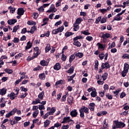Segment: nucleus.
Returning a JSON list of instances; mask_svg holds the SVG:
<instances>
[{"label": "nucleus", "instance_id": "nucleus-49", "mask_svg": "<svg viewBox=\"0 0 129 129\" xmlns=\"http://www.w3.org/2000/svg\"><path fill=\"white\" fill-rule=\"evenodd\" d=\"M28 95V93H23L22 95H21L20 97L21 98H25Z\"/></svg>", "mask_w": 129, "mask_h": 129}, {"label": "nucleus", "instance_id": "nucleus-14", "mask_svg": "<svg viewBox=\"0 0 129 129\" xmlns=\"http://www.w3.org/2000/svg\"><path fill=\"white\" fill-rule=\"evenodd\" d=\"M51 123V121L49 120L48 119H47L44 122V127H47V126H49L50 125V123Z\"/></svg>", "mask_w": 129, "mask_h": 129}, {"label": "nucleus", "instance_id": "nucleus-45", "mask_svg": "<svg viewBox=\"0 0 129 129\" xmlns=\"http://www.w3.org/2000/svg\"><path fill=\"white\" fill-rule=\"evenodd\" d=\"M34 50L35 51H36V53H37L38 54L41 53V50H40V49H39V47H36L35 48H34Z\"/></svg>", "mask_w": 129, "mask_h": 129}, {"label": "nucleus", "instance_id": "nucleus-55", "mask_svg": "<svg viewBox=\"0 0 129 129\" xmlns=\"http://www.w3.org/2000/svg\"><path fill=\"white\" fill-rule=\"evenodd\" d=\"M122 18L120 16H118L114 18V21H121Z\"/></svg>", "mask_w": 129, "mask_h": 129}, {"label": "nucleus", "instance_id": "nucleus-46", "mask_svg": "<svg viewBox=\"0 0 129 129\" xmlns=\"http://www.w3.org/2000/svg\"><path fill=\"white\" fill-rule=\"evenodd\" d=\"M80 39H82V36L81 35L77 36L74 38V41H77V40H79Z\"/></svg>", "mask_w": 129, "mask_h": 129}, {"label": "nucleus", "instance_id": "nucleus-1", "mask_svg": "<svg viewBox=\"0 0 129 129\" xmlns=\"http://www.w3.org/2000/svg\"><path fill=\"white\" fill-rule=\"evenodd\" d=\"M114 124L116 125V127H118L119 128L124 127V126H125V124H124V123L118 122L117 121H114Z\"/></svg>", "mask_w": 129, "mask_h": 129}, {"label": "nucleus", "instance_id": "nucleus-2", "mask_svg": "<svg viewBox=\"0 0 129 129\" xmlns=\"http://www.w3.org/2000/svg\"><path fill=\"white\" fill-rule=\"evenodd\" d=\"M63 30H64V26H62L61 27H59V28L55 29L52 31V34L53 35H56L59 33V32H63Z\"/></svg>", "mask_w": 129, "mask_h": 129}, {"label": "nucleus", "instance_id": "nucleus-60", "mask_svg": "<svg viewBox=\"0 0 129 129\" xmlns=\"http://www.w3.org/2000/svg\"><path fill=\"white\" fill-rule=\"evenodd\" d=\"M19 41H20V39L19 38L15 37L14 38L13 42H14V43H19Z\"/></svg>", "mask_w": 129, "mask_h": 129}, {"label": "nucleus", "instance_id": "nucleus-19", "mask_svg": "<svg viewBox=\"0 0 129 129\" xmlns=\"http://www.w3.org/2000/svg\"><path fill=\"white\" fill-rule=\"evenodd\" d=\"M44 91L41 92V93H39V94L38 96V98H39V99H43V97H44Z\"/></svg>", "mask_w": 129, "mask_h": 129}, {"label": "nucleus", "instance_id": "nucleus-18", "mask_svg": "<svg viewBox=\"0 0 129 129\" xmlns=\"http://www.w3.org/2000/svg\"><path fill=\"white\" fill-rule=\"evenodd\" d=\"M108 74L107 73H105L102 76L101 78H103V81H105L107 79V76Z\"/></svg>", "mask_w": 129, "mask_h": 129}, {"label": "nucleus", "instance_id": "nucleus-54", "mask_svg": "<svg viewBox=\"0 0 129 129\" xmlns=\"http://www.w3.org/2000/svg\"><path fill=\"white\" fill-rule=\"evenodd\" d=\"M86 40H87V41H92V40H93V37H92V36H87L86 37Z\"/></svg>", "mask_w": 129, "mask_h": 129}, {"label": "nucleus", "instance_id": "nucleus-33", "mask_svg": "<svg viewBox=\"0 0 129 129\" xmlns=\"http://www.w3.org/2000/svg\"><path fill=\"white\" fill-rule=\"evenodd\" d=\"M97 45L98 46V48H99L100 49H102L103 50H104L105 46L103 45L102 44H100V43H98Z\"/></svg>", "mask_w": 129, "mask_h": 129}, {"label": "nucleus", "instance_id": "nucleus-15", "mask_svg": "<svg viewBox=\"0 0 129 129\" xmlns=\"http://www.w3.org/2000/svg\"><path fill=\"white\" fill-rule=\"evenodd\" d=\"M39 77L41 80H44L46 77V75H45V73L40 74L39 75Z\"/></svg>", "mask_w": 129, "mask_h": 129}, {"label": "nucleus", "instance_id": "nucleus-10", "mask_svg": "<svg viewBox=\"0 0 129 129\" xmlns=\"http://www.w3.org/2000/svg\"><path fill=\"white\" fill-rule=\"evenodd\" d=\"M19 74L21 75L20 79L22 80L23 79H25V78H28V76H26V73H25V72H23V73L20 72L19 73Z\"/></svg>", "mask_w": 129, "mask_h": 129}, {"label": "nucleus", "instance_id": "nucleus-42", "mask_svg": "<svg viewBox=\"0 0 129 129\" xmlns=\"http://www.w3.org/2000/svg\"><path fill=\"white\" fill-rule=\"evenodd\" d=\"M36 30V27L33 26L31 27L30 29V33L31 34H34V32H35V30Z\"/></svg>", "mask_w": 129, "mask_h": 129}, {"label": "nucleus", "instance_id": "nucleus-58", "mask_svg": "<svg viewBox=\"0 0 129 129\" xmlns=\"http://www.w3.org/2000/svg\"><path fill=\"white\" fill-rule=\"evenodd\" d=\"M38 16H39V15L37 13H33L32 17L33 19H37V18H38Z\"/></svg>", "mask_w": 129, "mask_h": 129}, {"label": "nucleus", "instance_id": "nucleus-50", "mask_svg": "<svg viewBox=\"0 0 129 129\" xmlns=\"http://www.w3.org/2000/svg\"><path fill=\"white\" fill-rule=\"evenodd\" d=\"M20 89L21 91H24V93H25L26 92H27V91H28V89L26 88H24V87H21Z\"/></svg>", "mask_w": 129, "mask_h": 129}, {"label": "nucleus", "instance_id": "nucleus-11", "mask_svg": "<svg viewBox=\"0 0 129 129\" xmlns=\"http://www.w3.org/2000/svg\"><path fill=\"white\" fill-rule=\"evenodd\" d=\"M17 23V19H11L8 21L9 25H14Z\"/></svg>", "mask_w": 129, "mask_h": 129}, {"label": "nucleus", "instance_id": "nucleus-31", "mask_svg": "<svg viewBox=\"0 0 129 129\" xmlns=\"http://www.w3.org/2000/svg\"><path fill=\"white\" fill-rule=\"evenodd\" d=\"M5 72L8 73V74H12L13 73V70H10L9 69H6L5 70Z\"/></svg>", "mask_w": 129, "mask_h": 129}, {"label": "nucleus", "instance_id": "nucleus-17", "mask_svg": "<svg viewBox=\"0 0 129 129\" xmlns=\"http://www.w3.org/2000/svg\"><path fill=\"white\" fill-rule=\"evenodd\" d=\"M55 111H56V109H55L54 107H52L50 111L48 112L50 115H53V114L55 113Z\"/></svg>", "mask_w": 129, "mask_h": 129}, {"label": "nucleus", "instance_id": "nucleus-44", "mask_svg": "<svg viewBox=\"0 0 129 129\" xmlns=\"http://www.w3.org/2000/svg\"><path fill=\"white\" fill-rule=\"evenodd\" d=\"M75 59V56H74V55H72L70 57V62L71 63V62H72V61H73V60H74Z\"/></svg>", "mask_w": 129, "mask_h": 129}, {"label": "nucleus", "instance_id": "nucleus-22", "mask_svg": "<svg viewBox=\"0 0 129 129\" xmlns=\"http://www.w3.org/2000/svg\"><path fill=\"white\" fill-rule=\"evenodd\" d=\"M81 22H82V18H79L76 20L75 24H76L77 25H79V24H80Z\"/></svg>", "mask_w": 129, "mask_h": 129}, {"label": "nucleus", "instance_id": "nucleus-25", "mask_svg": "<svg viewBox=\"0 0 129 129\" xmlns=\"http://www.w3.org/2000/svg\"><path fill=\"white\" fill-rule=\"evenodd\" d=\"M20 28V25H17L15 26L13 28V33H16L17 32V31H18V30H19V29Z\"/></svg>", "mask_w": 129, "mask_h": 129}, {"label": "nucleus", "instance_id": "nucleus-35", "mask_svg": "<svg viewBox=\"0 0 129 129\" xmlns=\"http://www.w3.org/2000/svg\"><path fill=\"white\" fill-rule=\"evenodd\" d=\"M128 64L127 63H125L124 64V70H125L126 71H128Z\"/></svg>", "mask_w": 129, "mask_h": 129}, {"label": "nucleus", "instance_id": "nucleus-56", "mask_svg": "<svg viewBox=\"0 0 129 129\" xmlns=\"http://www.w3.org/2000/svg\"><path fill=\"white\" fill-rule=\"evenodd\" d=\"M95 68H96L97 69V68H98V65H99V63H98V60H95Z\"/></svg>", "mask_w": 129, "mask_h": 129}, {"label": "nucleus", "instance_id": "nucleus-6", "mask_svg": "<svg viewBox=\"0 0 129 129\" xmlns=\"http://www.w3.org/2000/svg\"><path fill=\"white\" fill-rule=\"evenodd\" d=\"M70 114L72 117H75L77 116V114H78V112L76 110H74L71 111Z\"/></svg>", "mask_w": 129, "mask_h": 129}, {"label": "nucleus", "instance_id": "nucleus-9", "mask_svg": "<svg viewBox=\"0 0 129 129\" xmlns=\"http://www.w3.org/2000/svg\"><path fill=\"white\" fill-rule=\"evenodd\" d=\"M101 67L103 69H104L105 68H106V69H108V68H110V66H109V64H108V62H106L105 63H102Z\"/></svg>", "mask_w": 129, "mask_h": 129}, {"label": "nucleus", "instance_id": "nucleus-27", "mask_svg": "<svg viewBox=\"0 0 129 129\" xmlns=\"http://www.w3.org/2000/svg\"><path fill=\"white\" fill-rule=\"evenodd\" d=\"M74 45H75V46H77V47L81 46V43H80L78 41H75V42H74Z\"/></svg>", "mask_w": 129, "mask_h": 129}, {"label": "nucleus", "instance_id": "nucleus-41", "mask_svg": "<svg viewBox=\"0 0 129 129\" xmlns=\"http://www.w3.org/2000/svg\"><path fill=\"white\" fill-rule=\"evenodd\" d=\"M122 57L123 58V59H129V54H124Z\"/></svg>", "mask_w": 129, "mask_h": 129}, {"label": "nucleus", "instance_id": "nucleus-39", "mask_svg": "<svg viewBox=\"0 0 129 129\" xmlns=\"http://www.w3.org/2000/svg\"><path fill=\"white\" fill-rule=\"evenodd\" d=\"M104 53L102 52L101 53H100L99 55V57L100 59V60H103V58H104Z\"/></svg>", "mask_w": 129, "mask_h": 129}, {"label": "nucleus", "instance_id": "nucleus-21", "mask_svg": "<svg viewBox=\"0 0 129 129\" xmlns=\"http://www.w3.org/2000/svg\"><path fill=\"white\" fill-rule=\"evenodd\" d=\"M38 114H39V110H36L34 112H33V117H34V118H36V117H37V116H38Z\"/></svg>", "mask_w": 129, "mask_h": 129}, {"label": "nucleus", "instance_id": "nucleus-43", "mask_svg": "<svg viewBox=\"0 0 129 129\" xmlns=\"http://www.w3.org/2000/svg\"><path fill=\"white\" fill-rule=\"evenodd\" d=\"M76 56H77V57H79V58H82V57H83V53L78 52L76 54Z\"/></svg>", "mask_w": 129, "mask_h": 129}, {"label": "nucleus", "instance_id": "nucleus-23", "mask_svg": "<svg viewBox=\"0 0 129 129\" xmlns=\"http://www.w3.org/2000/svg\"><path fill=\"white\" fill-rule=\"evenodd\" d=\"M109 37H110V34L109 33H106L103 34L101 37L104 39L105 38H109Z\"/></svg>", "mask_w": 129, "mask_h": 129}, {"label": "nucleus", "instance_id": "nucleus-16", "mask_svg": "<svg viewBox=\"0 0 129 129\" xmlns=\"http://www.w3.org/2000/svg\"><path fill=\"white\" fill-rule=\"evenodd\" d=\"M7 93V89L3 88L2 89H0V94L1 95H5Z\"/></svg>", "mask_w": 129, "mask_h": 129}, {"label": "nucleus", "instance_id": "nucleus-20", "mask_svg": "<svg viewBox=\"0 0 129 129\" xmlns=\"http://www.w3.org/2000/svg\"><path fill=\"white\" fill-rule=\"evenodd\" d=\"M38 103H41V100L39 99H35V100L33 101L32 104H38Z\"/></svg>", "mask_w": 129, "mask_h": 129}, {"label": "nucleus", "instance_id": "nucleus-61", "mask_svg": "<svg viewBox=\"0 0 129 129\" xmlns=\"http://www.w3.org/2000/svg\"><path fill=\"white\" fill-rule=\"evenodd\" d=\"M106 22V18H103L101 20V24H104Z\"/></svg>", "mask_w": 129, "mask_h": 129}, {"label": "nucleus", "instance_id": "nucleus-7", "mask_svg": "<svg viewBox=\"0 0 129 129\" xmlns=\"http://www.w3.org/2000/svg\"><path fill=\"white\" fill-rule=\"evenodd\" d=\"M25 13V11H24V9L23 8H19L18 10L17 14L18 16H23L24 13Z\"/></svg>", "mask_w": 129, "mask_h": 129}, {"label": "nucleus", "instance_id": "nucleus-62", "mask_svg": "<svg viewBox=\"0 0 129 129\" xmlns=\"http://www.w3.org/2000/svg\"><path fill=\"white\" fill-rule=\"evenodd\" d=\"M80 113L81 117H84V112L82 111L81 110H79Z\"/></svg>", "mask_w": 129, "mask_h": 129}, {"label": "nucleus", "instance_id": "nucleus-47", "mask_svg": "<svg viewBox=\"0 0 129 129\" xmlns=\"http://www.w3.org/2000/svg\"><path fill=\"white\" fill-rule=\"evenodd\" d=\"M115 47V43L114 42H112L111 44L109 46L108 49H111Z\"/></svg>", "mask_w": 129, "mask_h": 129}, {"label": "nucleus", "instance_id": "nucleus-12", "mask_svg": "<svg viewBox=\"0 0 129 129\" xmlns=\"http://www.w3.org/2000/svg\"><path fill=\"white\" fill-rule=\"evenodd\" d=\"M54 70H60L61 69V66H60V63H56L55 65L54 66Z\"/></svg>", "mask_w": 129, "mask_h": 129}, {"label": "nucleus", "instance_id": "nucleus-37", "mask_svg": "<svg viewBox=\"0 0 129 129\" xmlns=\"http://www.w3.org/2000/svg\"><path fill=\"white\" fill-rule=\"evenodd\" d=\"M36 22H34V21H28L27 22V24L29 25L30 26H33V25H34L35 26V25H36Z\"/></svg>", "mask_w": 129, "mask_h": 129}, {"label": "nucleus", "instance_id": "nucleus-51", "mask_svg": "<svg viewBox=\"0 0 129 129\" xmlns=\"http://www.w3.org/2000/svg\"><path fill=\"white\" fill-rule=\"evenodd\" d=\"M91 95L92 97H95L97 95L96 92L93 91L91 93Z\"/></svg>", "mask_w": 129, "mask_h": 129}, {"label": "nucleus", "instance_id": "nucleus-28", "mask_svg": "<svg viewBox=\"0 0 129 129\" xmlns=\"http://www.w3.org/2000/svg\"><path fill=\"white\" fill-rule=\"evenodd\" d=\"M38 55H40V53H38V52L35 53L34 54V55L30 58V60H33V59H35V58H37Z\"/></svg>", "mask_w": 129, "mask_h": 129}, {"label": "nucleus", "instance_id": "nucleus-38", "mask_svg": "<svg viewBox=\"0 0 129 129\" xmlns=\"http://www.w3.org/2000/svg\"><path fill=\"white\" fill-rule=\"evenodd\" d=\"M97 83H98L99 85H102L103 84H104V81H101V79H100L99 80L97 81Z\"/></svg>", "mask_w": 129, "mask_h": 129}, {"label": "nucleus", "instance_id": "nucleus-52", "mask_svg": "<svg viewBox=\"0 0 129 129\" xmlns=\"http://www.w3.org/2000/svg\"><path fill=\"white\" fill-rule=\"evenodd\" d=\"M67 58V56H66L64 54H62L61 55V60L62 61H66V59Z\"/></svg>", "mask_w": 129, "mask_h": 129}, {"label": "nucleus", "instance_id": "nucleus-8", "mask_svg": "<svg viewBox=\"0 0 129 129\" xmlns=\"http://www.w3.org/2000/svg\"><path fill=\"white\" fill-rule=\"evenodd\" d=\"M80 110L83 112H85V113H89V112L88 111L89 110V109H88L87 107L83 106Z\"/></svg>", "mask_w": 129, "mask_h": 129}, {"label": "nucleus", "instance_id": "nucleus-64", "mask_svg": "<svg viewBox=\"0 0 129 129\" xmlns=\"http://www.w3.org/2000/svg\"><path fill=\"white\" fill-rule=\"evenodd\" d=\"M30 125V121L28 122H25L24 124V126L25 127H26V126H28V125Z\"/></svg>", "mask_w": 129, "mask_h": 129}, {"label": "nucleus", "instance_id": "nucleus-30", "mask_svg": "<svg viewBox=\"0 0 129 129\" xmlns=\"http://www.w3.org/2000/svg\"><path fill=\"white\" fill-rule=\"evenodd\" d=\"M49 21V18H44L43 20V24L42 25V26H45V25H47V22Z\"/></svg>", "mask_w": 129, "mask_h": 129}, {"label": "nucleus", "instance_id": "nucleus-59", "mask_svg": "<svg viewBox=\"0 0 129 129\" xmlns=\"http://www.w3.org/2000/svg\"><path fill=\"white\" fill-rule=\"evenodd\" d=\"M61 123H59V122H57L56 123H55L54 126V127H59V126H61Z\"/></svg>", "mask_w": 129, "mask_h": 129}, {"label": "nucleus", "instance_id": "nucleus-36", "mask_svg": "<svg viewBox=\"0 0 129 129\" xmlns=\"http://www.w3.org/2000/svg\"><path fill=\"white\" fill-rule=\"evenodd\" d=\"M74 33L71 32H69L65 33V36L66 37H70V36H72V35H74Z\"/></svg>", "mask_w": 129, "mask_h": 129}, {"label": "nucleus", "instance_id": "nucleus-4", "mask_svg": "<svg viewBox=\"0 0 129 129\" xmlns=\"http://www.w3.org/2000/svg\"><path fill=\"white\" fill-rule=\"evenodd\" d=\"M55 12H57V9L55 8V6H54V5H52L49 10L47 11V13H55Z\"/></svg>", "mask_w": 129, "mask_h": 129}, {"label": "nucleus", "instance_id": "nucleus-34", "mask_svg": "<svg viewBox=\"0 0 129 129\" xmlns=\"http://www.w3.org/2000/svg\"><path fill=\"white\" fill-rule=\"evenodd\" d=\"M9 10H10V13L14 14L15 12H16V9L14 8H12V7H9Z\"/></svg>", "mask_w": 129, "mask_h": 129}, {"label": "nucleus", "instance_id": "nucleus-13", "mask_svg": "<svg viewBox=\"0 0 129 129\" xmlns=\"http://www.w3.org/2000/svg\"><path fill=\"white\" fill-rule=\"evenodd\" d=\"M32 43L30 41H29L27 43V46L25 47V50H29V49L32 48Z\"/></svg>", "mask_w": 129, "mask_h": 129}, {"label": "nucleus", "instance_id": "nucleus-24", "mask_svg": "<svg viewBox=\"0 0 129 129\" xmlns=\"http://www.w3.org/2000/svg\"><path fill=\"white\" fill-rule=\"evenodd\" d=\"M40 64L42 66H47V65H48V62H46L45 60H42L40 61Z\"/></svg>", "mask_w": 129, "mask_h": 129}, {"label": "nucleus", "instance_id": "nucleus-40", "mask_svg": "<svg viewBox=\"0 0 129 129\" xmlns=\"http://www.w3.org/2000/svg\"><path fill=\"white\" fill-rule=\"evenodd\" d=\"M68 77V82H70L71 81V80H73V78H74V77H75V74L73 75L72 76L70 77Z\"/></svg>", "mask_w": 129, "mask_h": 129}, {"label": "nucleus", "instance_id": "nucleus-29", "mask_svg": "<svg viewBox=\"0 0 129 129\" xmlns=\"http://www.w3.org/2000/svg\"><path fill=\"white\" fill-rule=\"evenodd\" d=\"M74 71V67H71L68 71V73L72 74Z\"/></svg>", "mask_w": 129, "mask_h": 129}, {"label": "nucleus", "instance_id": "nucleus-3", "mask_svg": "<svg viewBox=\"0 0 129 129\" xmlns=\"http://www.w3.org/2000/svg\"><path fill=\"white\" fill-rule=\"evenodd\" d=\"M18 109L17 108L13 109L11 112L7 113L6 115V117H10V116H12V115H14L17 112Z\"/></svg>", "mask_w": 129, "mask_h": 129}, {"label": "nucleus", "instance_id": "nucleus-32", "mask_svg": "<svg viewBox=\"0 0 129 129\" xmlns=\"http://www.w3.org/2000/svg\"><path fill=\"white\" fill-rule=\"evenodd\" d=\"M127 72H128V71L123 70V71L122 72V74H121L122 77H125V76H126V73H127Z\"/></svg>", "mask_w": 129, "mask_h": 129}, {"label": "nucleus", "instance_id": "nucleus-26", "mask_svg": "<svg viewBox=\"0 0 129 129\" xmlns=\"http://www.w3.org/2000/svg\"><path fill=\"white\" fill-rule=\"evenodd\" d=\"M79 24H76V23H74V31H78V30H79V25H78Z\"/></svg>", "mask_w": 129, "mask_h": 129}, {"label": "nucleus", "instance_id": "nucleus-63", "mask_svg": "<svg viewBox=\"0 0 129 129\" xmlns=\"http://www.w3.org/2000/svg\"><path fill=\"white\" fill-rule=\"evenodd\" d=\"M39 70H41L40 66H38L33 69V71H39Z\"/></svg>", "mask_w": 129, "mask_h": 129}, {"label": "nucleus", "instance_id": "nucleus-48", "mask_svg": "<svg viewBox=\"0 0 129 129\" xmlns=\"http://www.w3.org/2000/svg\"><path fill=\"white\" fill-rule=\"evenodd\" d=\"M59 84H63V81L62 80L58 81L55 83V85H56V86H58Z\"/></svg>", "mask_w": 129, "mask_h": 129}, {"label": "nucleus", "instance_id": "nucleus-5", "mask_svg": "<svg viewBox=\"0 0 129 129\" xmlns=\"http://www.w3.org/2000/svg\"><path fill=\"white\" fill-rule=\"evenodd\" d=\"M17 96H18L16 95V94H15V93L14 92H12L10 94L8 95V97H10V99H11L12 100H14V99H15V98H16Z\"/></svg>", "mask_w": 129, "mask_h": 129}, {"label": "nucleus", "instance_id": "nucleus-53", "mask_svg": "<svg viewBox=\"0 0 129 129\" xmlns=\"http://www.w3.org/2000/svg\"><path fill=\"white\" fill-rule=\"evenodd\" d=\"M38 108L40 110H42V109H45V106L43 105H38Z\"/></svg>", "mask_w": 129, "mask_h": 129}, {"label": "nucleus", "instance_id": "nucleus-57", "mask_svg": "<svg viewBox=\"0 0 129 129\" xmlns=\"http://www.w3.org/2000/svg\"><path fill=\"white\" fill-rule=\"evenodd\" d=\"M81 33H82V34H84V35H86V36L90 35V33L86 31H82Z\"/></svg>", "mask_w": 129, "mask_h": 129}]
</instances>
